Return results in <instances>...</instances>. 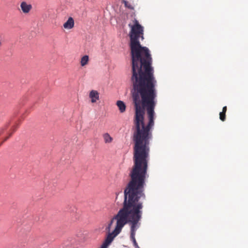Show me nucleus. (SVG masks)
<instances>
[{
  "instance_id": "nucleus-8",
  "label": "nucleus",
  "mask_w": 248,
  "mask_h": 248,
  "mask_svg": "<svg viewBox=\"0 0 248 248\" xmlns=\"http://www.w3.org/2000/svg\"><path fill=\"white\" fill-rule=\"evenodd\" d=\"M104 142L106 143H109L112 141L113 138L110 136L108 133H104L103 135Z\"/></svg>"
},
{
  "instance_id": "nucleus-4",
  "label": "nucleus",
  "mask_w": 248,
  "mask_h": 248,
  "mask_svg": "<svg viewBox=\"0 0 248 248\" xmlns=\"http://www.w3.org/2000/svg\"><path fill=\"white\" fill-rule=\"evenodd\" d=\"M89 97L91 99L92 103H96L99 99V93L96 90H92L89 93Z\"/></svg>"
},
{
  "instance_id": "nucleus-15",
  "label": "nucleus",
  "mask_w": 248,
  "mask_h": 248,
  "mask_svg": "<svg viewBox=\"0 0 248 248\" xmlns=\"http://www.w3.org/2000/svg\"><path fill=\"white\" fill-rule=\"evenodd\" d=\"M227 107L226 106H225L223 108V109H222V111L223 112H225L226 113V111H227Z\"/></svg>"
},
{
  "instance_id": "nucleus-2",
  "label": "nucleus",
  "mask_w": 248,
  "mask_h": 248,
  "mask_svg": "<svg viewBox=\"0 0 248 248\" xmlns=\"http://www.w3.org/2000/svg\"><path fill=\"white\" fill-rule=\"evenodd\" d=\"M134 165L129 173L130 181L124 190L123 207L111 219L107 229L109 231L114 220H116L114 232L118 234L126 224L130 226V238L133 242L136 232L140 226L142 217L143 203L144 200V186L148 168L150 152V142H134Z\"/></svg>"
},
{
  "instance_id": "nucleus-3",
  "label": "nucleus",
  "mask_w": 248,
  "mask_h": 248,
  "mask_svg": "<svg viewBox=\"0 0 248 248\" xmlns=\"http://www.w3.org/2000/svg\"><path fill=\"white\" fill-rule=\"evenodd\" d=\"M20 8L22 12L27 14H28L32 9V5L27 3L26 1H22L20 3Z\"/></svg>"
},
{
  "instance_id": "nucleus-9",
  "label": "nucleus",
  "mask_w": 248,
  "mask_h": 248,
  "mask_svg": "<svg viewBox=\"0 0 248 248\" xmlns=\"http://www.w3.org/2000/svg\"><path fill=\"white\" fill-rule=\"evenodd\" d=\"M89 56L88 55H84L81 59L80 64L82 66H84L88 64L89 62Z\"/></svg>"
},
{
  "instance_id": "nucleus-16",
  "label": "nucleus",
  "mask_w": 248,
  "mask_h": 248,
  "mask_svg": "<svg viewBox=\"0 0 248 248\" xmlns=\"http://www.w3.org/2000/svg\"><path fill=\"white\" fill-rule=\"evenodd\" d=\"M12 133H11V134L9 135V136L8 137H6V138L5 139V140H4V141H3V142H4V141H5V140H7V139H8V138H9V137L12 135Z\"/></svg>"
},
{
  "instance_id": "nucleus-12",
  "label": "nucleus",
  "mask_w": 248,
  "mask_h": 248,
  "mask_svg": "<svg viewBox=\"0 0 248 248\" xmlns=\"http://www.w3.org/2000/svg\"><path fill=\"white\" fill-rule=\"evenodd\" d=\"M109 245V243L105 241L100 248H107Z\"/></svg>"
},
{
  "instance_id": "nucleus-14",
  "label": "nucleus",
  "mask_w": 248,
  "mask_h": 248,
  "mask_svg": "<svg viewBox=\"0 0 248 248\" xmlns=\"http://www.w3.org/2000/svg\"><path fill=\"white\" fill-rule=\"evenodd\" d=\"M17 127V125H15L12 127L11 130L13 131V132H14L16 130Z\"/></svg>"
},
{
  "instance_id": "nucleus-6",
  "label": "nucleus",
  "mask_w": 248,
  "mask_h": 248,
  "mask_svg": "<svg viewBox=\"0 0 248 248\" xmlns=\"http://www.w3.org/2000/svg\"><path fill=\"white\" fill-rule=\"evenodd\" d=\"M116 105L121 113H123L125 111L126 106L123 101L120 100L117 101Z\"/></svg>"
},
{
  "instance_id": "nucleus-5",
  "label": "nucleus",
  "mask_w": 248,
  "mask_h": 248,
  "mask_svg": "<svg viewBox=\"0 0 248 248\" xmlns=\"http://www.w3.org/2000/svg\"><path fill=\"white\" fill-rule=\"evenodd\" d=\"M74 20L72 17H69L67 21L64 23L63 27L65 29H71L74 26Z\"/></svg>"
},
{
  "instance_id": "nucleus-17",
  "label": "nucleus",
  "mask_w": 248,
  "mask_h": 248,
  "mask_svg": "<svg viewBox=\"0 0 248 248\" xmlns=\"http://www.w3.org/2000/svg\"><path fill=\"white\" fill-rule=\"evenodd\" d=\"M9 124H6V125H5V128H4V129H6L8 127V126H9Z\"/></svg>"
},
{
  "instance_id": "nucleus-19",
  "label": "nucleus",
  "mask_w": 248,
  "mask_h": 248,
  "mask_svg": "<svg viewBox=\"0 0 248 248\" xmlns=\"http://www.w3.org/2000/svg\"><path fill=\"white\" fill-rule=\"evenodd\" d=\"M4 129H2V132L4 131Z\"/></svg>"
},
{
  "instance_id": "nucleus-10",
  "label": "nucleus",
  "mask_w": 248,
  "mask_h": 248,
  "mask_svg": "<svg viewBox=\"0 0 248 248\" xmlns=\"http://www.w3.org/2000/svg\"><path fill=\"white\" fill-rule=\"evenodd\" d=\"M124 5L126 7L128 8L129 9L133 10L134 9V6L133 5L129 2L124 0Z\"/></svg>"
},
{
  "instance_id": "nucleus-11",
  "label": "nucleus",
  "mask_w": 248,
  "mask_h": 248,
  "mask_svg": "<svg viewBox=\"0 0 248 248\" xmlns=\"http://www.w3.org/2000/svg\"><path fill=\"white\" fill-rule=\"evenodd\" d=\"M219 119L223 122L225 121L226 120V113L220 112L219 113Z\"/></svg>"
},
{
  "instance_id": "nucleus-18",
  "label": "nucleus",
  "mask_w": 248,
  "mask_h": 248,
  "mask_svg": "<svg viewBox=\"0 0 248 248\" xmlns=\"http://www.w3.org/2000/svg\"><path fill=\"white\" fill-rule=\"evenodd\" d=\"M2 42L0 40V47L2 46Z\"/></svg>"
},
{
  "instance_id": "nucleus-7",
  "label": "nucleus",
  "mask_w": 248,
  "mask_h": 248,
  "mask_svg": "<svg viewBox=\"0 0 248 248\" xmlns=\"http://www.w3.org/2000/svg\"><path fill=\"white\" fill-rule=\"evenodd\" d=\"M115 229L113 230V231L112 232V233H109L107 237H106L105 239V241L110 244L111 242L113 241V238L114 237H115L118 234H115V233L114 232Z\"/></svg>"
},
{
  "instance_id": "nucleus-1",
  "label": "nucleus",
  "mask_w": 248,
  "mask_h": 248,
  "mask_svg": "<svg viewBox=\"0 0 248 248\" xmlns=\"http://www.w3.org/2000/svg\"><path fill=\"white\" fill-rule=\"evenodd\" d=\"M132 60V96L135 114L132 128H152L154 125L155 89L156 81L152 67V59L149 49L142 46L140 39L143 40V27L136 19L128 24Z\"/></svg>"
},
{
  "instance_id": "nucleus-13",
  "label": "nucleus",
  "mask_w": 248,
  "mask_h": 248,
  "mask_svg": "<svg viewBox=\"0 0 248 248\" xmlns=\"http://www.w3.org/2000/svg\"><path fill=\"white\" fill-rule=\"evenodd\" d=\"M133 243L135 248H140L136 241H134Z\"/></svg>"
}]
</instances>
